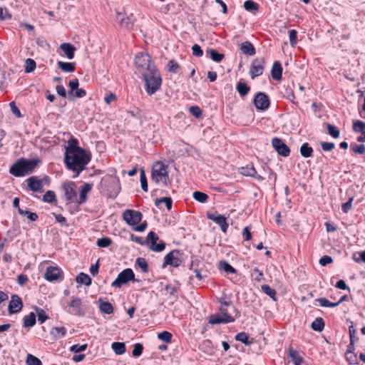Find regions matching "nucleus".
<instances>
[{"label": "nucleus", "mask_w": 365, "mask_h": 365, "mask_svg": "<svg viewBox=\"0 0 365 365\" xmlns=\"http://www.w3.org/2000/svg\"><path fill=\"white\" fill-rule=\"evenodd\" d=\"M165 203L167 209L170 210L172 209L173 200L170 197H165L162 198H158L155 201V205L159 206L161 203Z\"/></svg>", "instance_id": "79ce46f5"}, {"label": "nucleus", "mask_w": 365, "mask_h": 365, "mask_svg": "<svg viewBox=\"0 0 365 365\" xmlns=\"http://www.w3.org/2000/svg\"><path fill=\"white\" fill-rule=\"evenodd\" d=\"M140 180L141 183V187L145 191H148V182H147V178L145 173V171L141 169L140 170Z\"/></svg>", "instance_id": "0e129e2a"}, {"label": "nucleus", "mask_w": 365, "mask_h": 365, "mask_svg": "<svg viewBox=\"0 0 365 365\" xmlns=\"http://www.w3.org/2000/svg\"><path fill=\"white\" fill-rule=\"evenodd\" d=\"M23 308V302L20 297L16 294L11 296V301L9 303L8 312L9 314H16Z\"/></svg>", "instance_id": "6ab92c4d"}, {"label": "nucleus", "mask_w": 365, "mask_h": 365, "mask_svg": "<svg viewBox=\"0 0 365 365\" xmlns=\"http://www.w3.org/2000/svg\"><path fill=\"white\" fill-rule=\"evenodd\" d=\"M244 8L248 11L255 12L259 9V4L252 0L245 1Z\"/></svg>", "instance_id": "37998d69"}, {"label": "nucleus", "mask_w": 365, "mask_h": 365, "mask_svg": "<svg viewBox=\"0 0 365 365\" xmlns=\"http://www.w3.org/2000/svg\"><path fill=\"white\" fill-rule=\"evenodd\" d=\"M111 347L117 355L123 354L126 351L125 345L123 342H113L111 344Z\"/></svg>", "instance_id": "e433bc0d"}, {"label": "nucleus", "mask_w": 365, "mask_h": 365, "mask_svg": "<svg viewBox=\"0 0 365 365\" xmlns=\"http://www.w3.org/2000/svg\"><path fill=\"white\" fill-rule=\"evenodd\" d=\"M207 217L217 224L220 227L222 232H227L229 224L227 222V218L224 215L218 214L217 212H207Z\"/></svg>", "instance_id": "dca6fc26"}, {"label": "nucleus", "mask_w": 365, "mask_h": 365, "mask_svg": "<svg viewBox=\"0 0 365 365\" xmlns=\"http://www.w3.org/2000/svg\"><path fill=\"white\" fill-rule=\"evenodd\" d=\"M70 314L83 317L86 314V308L81 299L78 297H72L65 308Z\"/></svg>", "instance_id": "0eeeda50"}, {"label": "nucleus", "mask_w": 365, "mask_h": 365, "mask_svg": "<svg viewBox=\"0 0 365 365\" xmlns=\"http://www.w3.org/2000/svg\"><path fill=\"white\" fill-rule=\"evenodd\" d=\"M143 351V346L140 343H137L134 345V348L132 351L133 356H139L142 354Z\"/></svg>", "instance_id": "338daca9"}, {"label": "nucleus", "mask_w": 365, "mask_h": 365, "mask_svg": "<svg viewBox=\"0 0 365 365\" xmlns=\"http://www.w3.org/2000/svg\"><path fill=\"white\" fill-rule=\"evenodd\" d=\"M36 315L34 312H31L23 318V326L24 327H32L36 324Z\"/></svg>", "instance_id": "c85d7f7f"}, {"label": "nucleus", "mask_w": 365, "mask_h": 365, "mask_svg": "<svg viewBox=\"0 0 365 365\" xmlns=\"http://www.w3.org/2000/svg\"><path fill=\"white\" fill-rule=\"evenodd\" d=\"M189 112L197 118H200L202 115V109L197 106H193L189 108Z\"/></svg>", "instance_id": "13d9d810"}, {"label": "nucleus", "mask_w": 365, "mask_h": 365, "mask_svg": "<svg viewBox=\"0 0 365 365\" xmlns=\"http://www.w3.org/2000/svg\"><path fill=\"white\" fill-rule=\"evenodd\" d=\"M237 341H241L246 345H250L252 342L249 341V335L245 332H240L235 336Z\"/></svg>", "instance_id": "3c124183"}, {"label": "nucleus", "mask_w": 365, "mask_h": 365, "mask_svg": "<svg viewBox=\"0 0 365 365\" xmlns=\"http://www.w3.org/2000/svg\"><path fill=\"white\" fill-rule=\"evenodd\" d=\"M88 347L87 344H74L70 347V351L73 353H80L84 351Z\"/></svg>", "instance_id": "052dcab7"}, {"label": "nucleus", "mask_w": 365, "mask_h": 365, "mask_svg": "<svg viewBox=\"0 0 365 365\" xmlns=\"http://www.w3.org/2000/svg\"><path fill=\"white\" fill-rule=\"evenodd\" d=\"M289 38L292 46H295L297 43V31L295 29L289 31Z\"/></svg>", "instance_id": "e2e57ef3"}, {"label": "nucleus", "mask_w": 365, "mask_h": 365, "mask_svg": "<svg viewBox=\"0 0 365 365\" xmlns=\"http://www.w3.org/2000/svg\"><path fill=\"white\" fill-rule=\"evenodd\" d=\"M262 290L264 294H266L267 295L270 297L272 299H274V301L277 300V298H276L277 292H276L275 289L271 288V287L269 285H268V284L262 285Z\"/></svg>", "instance_id": "c03bdc74"}, {"label": "nucleus", "mask_w": 365, "mask_h": 365, "mask_svg": "<svg viewBox=\"0 0 365 365\" xmlns=\"http://www.w3.org/2000/svg\"><path fill=\"white\" fill-rule=\"evenodd\" d=\"M351 149L355 153L360 155L365 153V145L363 144L357 145L356 143H352L351 144Z\"/></svg>", "instance_id": "bf43d9fd"}, {"label": "nucleus", "mask_w": 365, "mask_h": 365, "mask_svg": "<svg viewBox=\"0 0 365 365\" xmlns=\"http://www.w3.org/2000/svg\"><path fill=\"white\" fill-rule=\"evenodd\" d=\"M266 66L265 58H255L250 65V76L252 79H255V78L262 75L264 68Z\"/></svg>", "instance_id": "9b49d317"}, {"label": "nucleus", "mask_w": 365, "mask_h": 365, "mask_svg": "<svg viewBox=\"0 0 365 365\" xmlns=\"http://www.w3.org/2000/svg\"><path fill=\"white\" fill-rule=\"evenodd\" d=\"M193 198L202 203H205L207 201L209 197L206 193L200 192V191H195L193 192Z\"/></svg>", "instance_id": "49530a36"}, {"label": "nucleus", "mask_w": 365, "mask_h": 365, "mask_svg": "<svg viewBox=\"0 0 365 365\" xmlns=\"http://www.w3.org/2000/svg\"><path fill=\"white\" fill-rule=\"evenodd\" d=\"M142 76L145 81V88L148 94L153 95L160 88L163 80L156 67H152L151 70Z\"/></svg>", "instance_id": "7ed1b4c3"}, {"label": "nucleus", "mask_w": 365, "mask_h": 365, "mask_svg": "<svg viewBox=\"0 0 365 365\" xmlns=\"http://www.w3.org/2000/svg\"><path fill=\"white\" fill-rule=\"evenodd\" d=\"M327 133L329 135H331L334 138H338L340 135V131L339 128L330 123L326 124Z\"/></svg>", "instance_id": "ea45409f"}, {"label": "nucleus", "mask_w": 365, "mask_h": 365, "mask_svg": "<svg viewBox=\"0 0 365 365\" xmlns=\"http://www.w3.org/2000/svg\"><path fill=\"white\" fill-rule=\"evenodd\" d=\"M322 149L323 151L329 152L331 151L335 148V144L334 143H329V142H321L320 143Z\"/></svg>", "instance_id": "774afa93"}, {"label": "nucleus", "mask_w": 365, "mask_h": 365, "mask_svg": "<svg viewBox=\"0 0 365 365\" xmlns=\"http://www.w3.org/2000/svg\"><path fill=\"white\" fill-rule=\"evenodd\" d=\"M27 186L33 192H42L43 187L45 184L50 182V178L46 175L43 178L39 179L36 176H31L26 179Z\"/></svg>", "instance_id": "1a4fd4ad"}, {"label": "nucleus", "mask_w": 365, "mask_h": 365, "mask_svg": "<svg viewBox=\"0 0 365 365\" xmlns=\"http://www.w3.org/2000/svg\"><path fill=\"white\" fill-rule=\"evenodd\" d=\"M315 301L318 302L319 305L323 307H335L339 305V302H331L324 297L318 298Z\"/></svg>", "instance_id": "a18cd8bd"}, {"label": "nucleus", "mask_w": 365, "mask_h": 365, "mask_svg": "<svg viewBox=\"0 0 365 365\" xmlns=\"http://www.w3.org/2000/svg\"><path fill=\"white\" fill-rule=\"evenodd\" d=\"M206 53L209 54L212 60L217 63L221 62L225 58L223 53H218L216 50L212 48L207 50Z\"/></svg>", "instance_id": "7c9ffc66"}, {"label": "nucleus", "mask_w": 365, "mask_h": 365, "mask_svg": "<svg viewBox=\"0 0 365 365\" xmlns=\"http://www.w3.org/2000/svg\"><path fill=\"white\" fill-rule=\"evenodd\" d=\"M76 282L80 284H85L86 286H89L91 284L92 279L90 276L83 272L80 273L76 279Z\"/></svg>", "instance_id": "f704fd0d"}, {"label": "nucleus", "mask_w": 365, "mask_h": 365, "mask_svg": "<svg viewBox=\"0 0 365 365\" xmlns=\"http://www.w3.org/2000/svg\"><path fill=\"white\" fill-rule=\"evenodd\" d=\"M27 365H43L41 361L36 356L29 354L26 356Z\"/></svg>", "instance_id": "603ef678"}, {"label": "nucleus", "mask_w": 365, "mask_h": 365, "mask_svg": "<svg viewBox=\"0 0 365 365\" xmlns=\"http://www.w3.org/2000/svg\"><path fill=\"white\" fill-rule=\"evenodd\" d=\"M353 130L356 133H361L365 131V123L361 120L354 121Z\"/></svg>", "instance_id": "6e6d98bb"}, {"label": "nucleus", "mask_w": 365, "mask_h": 365, "mask_svg": "<svg viewBox=\"0 0 365 365\" xmlns=\"http://www.w3.org/2000/svg\"><path fill=\"white\" fill-rule=\"evenodd\" d=\"M99 309L101 312L110 314L113 312V307L109 302H100Z\"/></svg>", "instance_id": "2f4dec72"}, {"label": "nucleus", "mask_w": 365, "mask_h": 365, "mask_svg": "<svg viewBox=\"0 0 365 365\" xmlns=\"http://www.w3.org/2000/svg\"><path fill=\"white\" fill-rule=\"evenodd\" d=\"M151 179L156 183L162 182L168 186L170 183L168 166L163 162L155 163L152 168Z\"/></svg>", "instance_id": "39448f33"}, {"label": "nucleus", "mask_w": 365, "mask_h": 365, "mask_svg": "<svg viewBox=\"0 0 365 365\" xmlns=\"http://www.w3.org/2000/svg\"><path fill=\"white\" fill-rule=\"evenodd\" d=\"M130 281H135V274L132 269L126 268L118 274L117 278L112 282L111 286L114 288H120Z\"/></svg>", "instance_id": "6e6552de"}, {"label": "nucleus", "mask_w": 365, "mask_h": 365, "mask_svg": "<svg viewBox=\"0 0 365 365\" xmlns=\"http://www.w3.org/2000/svg\"><path fill=\"white\" fill-rule=\"evenodd\" d=\"M168 71L176 73L180 68L179 64L175 60H170L168 63Z\"/></svg>", "instance_id": "69168bd1"}, {"label": "nucleus", "mask_w": 365, "mask_h": 365, "mask_svg": "<svg viewBox=\"0 0 365 365\" xmlns=\"http://www.w3.org/2000/svg\"><path fill=\"white\" fill-rule=\"evenodd\" d=\"M288 356L291 359V361L294 365H301L304 361V359L299 354V352L292 347L288 349Z\"/></svg>", "instance_id": "5701e85b"}, {"label": "nucleus", "mask_w": 365, "mask_h": 365, "mask_svg": "<svg viewBox=\"0 0 365 365\" xmlns=\"http://www.w3.org/2000/svg\"><path fill=\"white\" fill-rule=\"evenodd\" d=\"M36 312L38 321L40 324L44 323L48 319V316L46 314V312L43 309H37Z\"/></svg>", "instance_id": "680f3d73"}, {"label": "nucleus", "mask_w": 365, "mask_h": 365, "mask_svg": "<svg viewBox=\"0 0 365 365\" xmlns=\"http://www.w3.org/2000/svg\"><path fill=\"white\" fill-rule=\"evenodd\" d=\"M272 145L279 155L283 157H288L290 155V148L283 142L281 138H274L272 140Z\"/></svg>", "instance_id": "f3484780"}, {"label": "nucleus", "mask_w": 365, "mask_h": 365, "mask_svg": "<svg viewBox=\"0 0 365 365\" xmlns=\"http://www.w3.org/2000/svg\"><path fill=\"white\" fill-rule=\"evenodd\" d=\"M60 48L63 51L68 59H73L74 58L76 48L72 44L63 43L61 44Z\"/></svg>", "instance_id": "393cba45"}, {"label": "nucleus", "mask_w": 365, "mask_h": 365, "mask_svg": "<svg viewBox=\"0 0 365 365\" xmlns=\"http://www.w3.org/2000/svg\"><path fill=\"white\" fill-rule=\"evenodd\" d=\"M182 262V253L178 250H173L164 257L163 267L170 265L174 267H179Z\"/></svg>", "instance_id": "ddd939ff"}, {"label": "nucleus", "mask_w": 365, "mask_h": 365, "mask_svg": "<svg viewBox=\"0 0 365 365\" xmlns=\"http://www.w3.org/2000/svg\"><path fill=\"white\" fill-rule=\"evenodd\" d=\"M220 268L230 274L236 273V269L226 261L220 262Z\"/></svg>", "instance_id": "09e8293b"}, {"label": "nucleus", "mask_w": 365, "mask_h": 365, "mask_svg": "<svg viewBox=\"0 0 365 365\" xmlns=\"http://www.w3.org/2000/svg\"><path fill=\"white\" fill-rule=\"evenodd\" d=\"M314 150L308 143H303L300 147V154L302 157L307 158L313 155Z\"/></svg>", "instance_id": "cd10ccee"}, {"label": "nucleus", "mask_w": 365, "mask_h": 365, "mask_svg": "<svg viewBox=\"0 0 365 365\" xmlns=\"http://www.w3.org/2000/svg\"><path fill=\"white\" fill-rule=\"evenodd\" d=\"M117 19H119V25L121 28L127 30L133 29L134 20L133 15L132 14L129 16H124L121 12H118Z\"/></svg>", "instance_id": "aec40b11"}, {"label": "nucleus", "mask_w": 365, "mask_h": 365, "mask_svg": "<svg viewBox=\"0 0 365 365\" xmlns=\"http://www.w3.org/2000/svg\"><path fill=\"white\" fill-rule=\"evenodd\" d=\"M135 263L143 273H147L148 272V264L145 258H137Z\"/></svg>", "instance_id": "de8ad7c7"}, {"label": "nucleus", "mask_w": 365, "mask_h": 365, "mask_svg": "<svg viewBox=\"0 0 365 365\" xmlns=\"http://www.w3.org/2000/svg\"><path fill=\"white\" fill-rule=\"evenodd\" d=\"M44 278L48 282L63 281L64 279L63 272L58 267L50 266L46 269Z\"/></svg>", "instance_id": "4468645a"}, {"label": "nucleus", "mask_w": 365, "mask_h": 365, "mask_svg": "<svg viewBox=\"0 0 365 365\" xmlns=\"http://www.w3.org/2000/svg\"><path fill=\"white\" fill-rule=\"evenodd\" d=\"M349 334L350 338V344H349V348L353 349L355 341L359 340V337L356 336L357 330L354 328L353 325H351L349 327Z\"/></svg>", "instance_id": "72a5a7b5"}, {"label": "nucleus", "mask_w": 365, "mask_h": 365, "mask_svg": "<svg viewBox=\"0 0 365 365\" xmlns=\"http://www.w3.org/2000/svg\"><path fill=\"white\" fill-rule=\"evenodd\" d=\"M235 318L231 315H226L225 317L221 314H214L208 317V322L211 324H228L234 322Z\"/></svg>", "instance_id": "a211bd4d"}, {"label": "nucleus", "mask_w": 365, "mask_h": 365, "mask_svg": "<svg viewBox=\"0 0 365 365\" xmlns=\"http://www.w3.org/2000/svg\"><path fill=\"white\" fill-rule=\"evenodd\" d=\"M241 51L247 56H254L256 53V49L253 44L248 41L242 42L240 45Z\"/></svg>", "instance_id": "b1692460"}, {"label": "nucleus", "mask_w": 365, "mask_h": 365, "mask_svg": "<svg viewBox=\"0 0 365 365\" xmlns=\"http://www.w3.org/2000/svg\"><path fill=\"white\" fill-rule=\"evenodd\" d=\"M158 339L160 340L167 342L170 343L172 340L173 335L171 333H170L168 331H163L158 334Z\"/></svg>", "instance_id": "4d7b16f0"}, {"label": "nucleus", "mask_w": 365, "mask_h": 365, "mask_svg": "<svg viewBox=\"0 0 365 365\" xmlns=\"http://www.w3.org/2000/svg\"><path fill=\"white\" fill-rule=\"evenodd\" d=\"M122 217L123 220L128 225L133 227V230L136 232H143L147 228L148 223L146 221L138 225L143 219V214L138 210H125L123 212Z\"/></svg>", "instance_id": "20e7f679"}, {"label": "nucleus", "mask_w": 365, "mask_h": 365, "mask_svg": "<svg viewBox=\"0 0 365 365\" xmlns=\"http://www.w3.org/2000/svg\"><path fill=\"white\" fill-rule=\"evenodd\" d=\"M62 189L64 192L65 200L66 205L72 202L76 203L77 192H76V185L74 182L68 181L64 182L62 185Z\"/></svg>", "instance_id": "9d476101"}, {"label": "nucleus", "mask_w": 365, "mask_h": 365, "mask_svg": "<svg viewBox=\"0 0 365 365\" xmlns=\"http://www.w3.org/2000/svg\"><path fill=\"white\" fill-rule=\"evenodd\" d=\"M38 163L35 159L19 158L10 167L9 173L17 178L27 175L34 170Z\"/></svg>", "instance_id": "f03ea898"}, {"label": "nucleus", "mask_w": 365, "mask_h": 365, "mask_svg": "<svg viewBox=\"0 0 365 365\" xmlns=\"http://www.w3.org/2000/svg\"><path fill=\"white\" fill-rule=\"evenodd\" d=\"M159 240L158 235L150 231L147 236V245L150 250L160 252L164 250L165 247V243L160 240L158 243L157 241Z\"/></svg>", "instance_id": "f8f14e48"}, {"label": "nucleus", "mask_w": 365, "mask_h": 365, "mask_svg": "<svg viewBox=\"0 0 365 365\" xmlns=\"http://www.w3.org/2000/svg\"><path fill=\"white\" fill-rule=\"evenodd\" d=\"M92 185L84 183L79 190V197H77L76 204L80 205L85 203L87 200V195L91 190Z\"/></svg>", "instance_id": "412c9836"}, {"label": "nucleus", "mask_w": 365, "mask_h": 365, "mask_svg": "<svg viewBox=\"0 0 365 365\" xmlns=\"http://www.w3.org/2000/svg\"><path fill=\"white\" fill-rule=\"evenodd\" d=\"M78 139L71 138L68 140L64 154V163L68 170L76 173V177L86 168L91 161V154L78 145Z\"/></svg>", "instance_id": "f257e3e1"}, {"label": "nucleus", "mask_w": 365, "mask_h": 365, "mask_svg": "<svg viewBox=\"0 0 365 365\" xmlns=\"http://www.w3.org/2000/svg\"><path fill=\"white\" fill-rule=\"evenodd\" d=\"M25 72L31 73L34 71L36 67V61L32 58H27L25 62Z\"/></svg>", "instance_id": "8fccbe9b"}, {"label": "nucleus", "mask_w": 365, "mask_h": 365, "mask_svg": "<svg viewBox=\"0 0 365 365\" xmlns=\"http://www.w3.org/2000/svg\"><path fill=\"white\" fill-rule=\"evenodd\" d=\"M68 86L70 87V91H68V98H71V96L73 94L74 90L77 89L79 86V81L78 78H73L69 81Z\"/></svg>", "instance_id": "5fc2aeb1"}, {"label": "nucleus", "mask_w": 365, "mask_h": 365, "mask_svg": "<svg viewBox=\"0 0 365 365\" xmlns=\"http://www.w3.org/2000/svg\"><path fill=\"white\" fill-rule=\"evenodd\" d=\"M236 90L240 96L245 97L250 91V87L247 83L240 81L236 86Z\"/></svg>", "instance_id": "c756f323"}, {"label": "nucleus", "mask_w": 365, "mask_h": 365, "mask_svg": "<svg viewBox=\"0 0 365 365\" xmlns=\"http://www.w3.org/2000/svg\"><path fill=\"white\" fill-rule=\"evenodd\" d=\"M67 329L64 327H56L51 331V334L55 339L63 338L66 336Z\"/></svg>", "instance_id": "bb28decb"}, {"label": "nucleus", "mask_w": 365, "mask_h": 365, "mask_svg": "<svg viewBox=\"0 0 365 365\" xmlns=\"http://www.w3.org/2000/svg\"><path fill=\"white\" fill-rule=\"evenodd\" d=\"M96 244L99 247H108L112 244V240L108 237H101L98 239Z\"/></svg>", "instance_id": "864d4df0"}, {"label": "nucleus", "mask_w": 365, "mask_h": 365, "mask_svg": "<svg viewBox=\"0 0 365 365\" xmlns=\"http://www.w3.org/2000/svg\"><path fill=\"white\" fill-rule=\"evenodd\" d=\"M58 68H60L62 71L66 73H73L76 70V63L75 62H63L58 61L57 62Z\"/></svg>", "instance_id": "a878e982"}, {"label": "nucleus", "mask_w": 365, "mask_h": 365, "mask_svg": "<svg viewBox=\"0 0 365 365\" xmlns=\"http://www.w3.org/2000/svg\"><path fill=\"white\" fill-rule=\"evenodd\" d=\"M354 347L353 346V349H349L348 347L347 351L345 354V357L346 361L351 364H357V356L354 352Z\"/></svg>", "instance_id": "c9c22d12"}, {"label": "nucleus", "mask_w": 365, "mask_h": 365, "mask_svg": "<svg viewBox=\"0 0 365 365\" xmlns=\"http://www.w3.org/2000/svg\"><path fill=\"white\" fill-rule=\"evenodd\" d=\"M324 322L322 317L316 318L311 324V328L316 331H322L324 328Z\"/></svg>", "instance_id": "473e14b6"}, {"label": "nucleus", "mask_w": 365, "mask_h": 365, "mask_svg": "<svg viewBox=\"0 0 365 365\" xmlns=\"http://www.w3.org/2000/svg\"><path fill=\"white\" fill-rule=\"evenodd\" d=\"M253 104L257 110H265L270 106L269 98L266 93L258 92L253 98Z\"/></svg>", "instance_id": "2eb2a0df"}, {"label": "nucleus", "mask_w": 365, "mask_h": 365, "mask_svg": "<svg viewBox=\"0 0 365 365\" xmlns=\"http://www.w3.org/2000/svg\"><path fill=\"white\" fill-rule=\"evenodd\" d=\"M241 173L246 176L256 177L257 171L252 164L242 168Z\"/></svg>", "instance_id": "58836bf2"}, {"label": "nucleus", "mask_w": 365, "mask_h": 365, "mask_svg": "<svg viewBox=\"0 0 365 365\" xmlns=\"http://www.w3.org/2000/svg\"><path fill=\"white\" fill-rule=\"evenodd\" d=\"M42 200L48 203H53L57 201L56 193L52 190H48L43 195Z\"/></svg>", "instance_id": "a19ab883"}, {"label": "nucleus", "mask_w": 365, "mask_h": 365, "mask_svg": "<svg viewBox=\"0 0 365 365\" xmlns=\"http://www.w3.org/2000/svg\"><path fill=\"white\" fill-rule=\"evenodd\" d=\"M19 213L21 215L26 216V217L32 222L36 221L38 218V215L36 212H32L29 210H23L19 207Z\"/></svg>", "instance_id": "4c0bfd02"}, {"label": "nucleus", "mask_w": 365, "mask_h": 365, "mask_svg": "<svg viewBox=\"0 0 365 365\" xmlns=\"http://www.w3.org/2000/svg\"><path fill=\"white\" fill-rule=\"evenodd\" d=\"M282 71L281 63L278 61H274L271 69L272 78L275 81H280L282 78Z\"/></svg>", "instance_id": "4be33fe9"}, {"label": "nucleus", "mask_w": 365, "mask_h": 365, "mask_svg": "<svg viewBox=\"0 0 365 365\" xmlns=\"http://www.w3.org/2000/svg\"><path fill=\"white\" fill-rule=\"evenodd\" d=\"M135 64L138 72L141 75L151 70L152 67H156L150 56L145 52H140L136 54Z\"/></svg>", "instance_id": "423d86ee"}]
</instances>
